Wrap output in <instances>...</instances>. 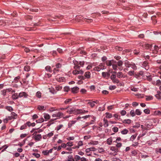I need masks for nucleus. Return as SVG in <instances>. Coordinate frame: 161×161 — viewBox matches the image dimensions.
Returning a JSON list of instances; mask_svg holds the SVG:
<instances>
[{"mask_svg":"<svg viewBox=\"0 0 161 161\" xmlns=\"http://www.w3.org/2000/svg\"><path fill=\"white\" fill-rule=\"evenodd\" d=\"M6 109L10 112L12 111L13 110L12 108L11 107H7Z\"/></svg>","mask_w":161,"mask_h":161,"instance_id":"obj_58","label":"nucleus"},{"mask_svg":"<svg viewBox=\"0 0 161 161\" xmlns=\"http://www.w3.org/2000/svg\"><path fill=\"white\" fill-rule=\"evenodd\" d=\"M75 161H79L78 160L81 159V158L79 155H76L75 156Z\"/></svg>","mask_w":161,"mask_h":161,"instance_id":"obj_39","label":"nucleus"},{"mask_svg":"<svg viewBox=\"0 0 161 161\" xmlns=\"http://www.w3.org/2000/svg\"><path fill=\"white\" fill-rule=\"evenodd\" d=\"M44 117L47 120L50 119V116L47 114H44Z\"/></svg>","mask_w":161,"mask_h":161,"instance_id":"obj_27","label":"nucleus"},{"mask_svg":"<svg viewBox=\"0 0 161 161\" xmlns=\"http://www.w3.org/2000/svg\"><path fill=\"white\" fill-rule=\"evenodd\" d=\"M142 66L145 68L146 70H148L149 69L148 62L147 61H145L142 64Z\"/></svg>","mask_w":161,"mask_h":161,"instance_id":"obj_5","label":"nucleus"},{"mask_svg":"<svg viewBox=\"0 0 161 161\" xmlns=\"http://www.w3.org/2000/svg\"><path fill=\"white\" fill-rule=\"evenodd\" d=\"M106 117L108 118H110L112 117V114L108 113H106Z\"/></svg>","mask_w":161,"mask_h":161,"instance_id":"obj_38","label":"nucleus"},{"mask_svg":"<svg viewBox=\"0 0 161 161\" xmlns=\"http://www.w3.org/2000/svg\"><path fill=\"white\" fill-rule=\"evenodd\" d=\"M120 113L123 116L125 115L126 114V112L124 110H123L120 112Z\"/></svg>","mask_w":161,"mask_h":161,"instance_id":"obj_60","label":"nucleus"},{"mask_svg":"<svg viewBox=\"0 0 161 161\" xmlns=\"http://www.w3.org/2000/svg\"><path fill=\"white\" fill-rule=\"evenodd\" d=\"M140 75L143 76L144 72L142 71H140L139 72L137 73V74H135L134 75V77L136 78L139 77Z\"/></svg>","mask_w":161,"mask_h":161,"instance_id":"obj_11","label":"nucleus"},{"mask_svg":"<svg viewBox=\"0 0 161 161\" xmlns=\"http://www.w3.org/2000/svg\"><path fill=\"white\" fill-rule=\"evenodd\" d=\"M91 117L90 115H86L85 116H83L82 117H78L77 118V119L78 120L80 119H81V118H83L84 119H87L89 117Z\"/></svg>","mask_w":161,"mask_h":161,"instance_id":"obj_32","label":"nucleus"},{"mask_svg":"<svg viewBox=\"0 0 161 161\" xmlns=\"http://www.w3.org/2000/svg\"><path fill=\"white\" fill-rule=\"evenodd\" d=\"M90 144L94 145H97L98 144V142L97 141H92L90 142Z\"/></svg>","mask_w":161,"mask_h":161,"instance_id":"obj_57","label":"nucleus"},{"mask_svg":"<svg viewBox=\"0 0 161 161\" xmlns=\"http://www.w3.org/2000/svg\"><path fill=\"white\" fill-rule=\"evenodd\" d=\"M20 77L19 76H18L17 77H16L14 79V81H15V82H17L19 80V79H20Z\"/></svg>","mask_w":161,"mask_h":161,"instance_id":"obj_54","label":"nucleus"},{"mask_svg":"<svg viewBox=\"0 0 161 161\" xmlns=\"http://www.w3.org/2000/svg\"><path fill=\"white\" fill-rule=\"evenodd\" d=\"M161 85V81L160 80H157L155 85L157 86H159Z\"/></svg>","mask_w":161,"mask_h":161,"instance_id":"obj_41","label":"nucleus"},{"mask_svg":"<svg viewBox=\"0 0 161 161\" xmlns=\"http://www.w3.org/2000/svg\"><path fill=\"white\" fill-rule=\"evenodd\" d=\"M116 87L115 86H111L109 87V89L110 90H113L115 89Z\"/></svg>","mask_w":161,"mask_h":161,"instance_id":"obj_55","label":"nucleus"},{"mask_svg":"<svg viewBox=\"0 0 161 161\" xmlns=\"http://www.w3.org/2000/svg\"><path fill=\"white\" fill-rule=\"evenodd\" d=\"M69 90V88L68 86H65L64 88V90L65 92H68Z\"/></svg>","mask_w":161,"mask_h":161,"instance_id":"obj_61","label":"nucleus"},{"mask_svg":"<svg viewBox=\"0 0 161 161\" xmlns=\"http://www.w3.org/2000/svg\"><path fill=\"white\" fill-rule=\"evenodd\" d=\"M123 75L122 72H119L117 73V77L119 78H121L123 77Z\"/></svg>","mask_w":161,"mask_h":161,"instance_id":"obj_21","label":"nucleus"},{"mask_svg":"<svg viewBox=\"0 0 161 161\" xmlns=\"http://www.w3.org/2000/svg\"><path fill=\"white\" fill-rule=\"evenodd\" d=\"M91 73L90 72H86L85 73L84 75L86 78H89L90 77Z\"/></svg>","mask_w":161,"mask_h":161,"instance_id":"obj_19","label":"nucleus"},{"mask_svg":"<svg viewBox=\"0 0 161 161\" xmlns=\"http://www.w3.org/2000/svg\"><path fill=\"white\" fill-rule=\"evenodd\" d=\"M78 110H79V109H75L74 108H71L68 109V110L67 111V112L69 114H72L75 113L79 114V111H78Z\"/></svg>","mask_w":161,"mask_h":161,"instance_id":"obj_3","label":"nucleus"},{"mask_svg":"<svg viewBox=\"0 0 161 161\" xmlns=\"http://www.w3.org/2000/svg\"><path fill=\"white\" fill-rule=\"evenodd\" d=\"M131 120L130 119H125L123 122L124 123L129 124L131 123Z\"/></svg>","mask_w":161,"mask_h":161,"instance_id":"obj_30","label":"nucleus"},{"mask_svg":"<svg viewBox=\"0 0 161 161\" xmlns=\"http://www.w3.org/2000/svg\"><path fill=\"white\" fill-rule=\"evenodd\" d=\"M128 131L126 129H124L123 130L121 131V133L122 134H126L127 133Z\"/></svg>","mask_w":161,"mask_h":161,"instance_id":"obj_37","label":"nucleus"},{"mask_svg":"<svg viewBox=\"0 0 161 161\" xmlns=\"http://www.w3.org/2000/svg\"><path fill=\"white\" fill-rule=\"evenodd\" d=\"M91 124H92V123H86L85 125H82L83 126L82 127V128H85V127H87V126Z\"/></svg>","mask_w":161,"mask_h":161,"instance_id":"obj_56","label":"nucleus"},{"mask_svg":"<svg viewBox=\"0 0 161 161\" xmlns=\"http://www.w3.org/2000/svg\"><path fill=\"white\" fill-rule=\"evenodd\" d=\"M124 64L125 66L127 68H129L130 67V65H131V63H130V62L127 60H125V61Z\"/></svg>","mask_w":161,"mask_h":161,"instance_id":"obj_14","label":"nucleus"},{"mask_svg":"<svg viewBox=\"0 0 161 161\" xmlns=\"http://www.w3.org/2000/svg\"><path fill=\"white\" fill-rule=\"evenodd\" d=\"M63 125H60L57 126L56 129L57 130H60L62 127H63Z\"/></svg>","mask_w":161,"mask_h":161,"instance_id":"obj_45","label":"nucleus"},{"mask_svg":"<svg viewBox=\"0 0 161 161\" xmlns=\"http://www.w3.org/2000/svg\"><path fill=\"white\" fill-rule=\"evenodd\" d=\"M147 79L150 81L152 80V78L151 77V76H147Z\"/></svg>","mask_w":161,"mask_h":161,"instance_id":"obj_59","label":"nucleus"},{"mask_svg":"<svg viewBox=\"0 0 161 161\" xmlns=\"http://www.w3.org/2000/svg\"><path fill=\"white\" fill-rule=\"evenodd\" d=\"M44 121V119L42 118L36 120V122L37 123H41L43 122Z\"/></svg>","mask_w":161,"mask_h":161,"instance_id":"obj_34","label":"nucleus"},{"mask_svg":"<svg viewBox=\"0 0 161 161\" xmlns=\"http://www.w3.org/2000/svg\"><path fill=\"white\" fill-rule=\"evenodd\" d=\"M88 104L92 108L94 107L95 106V104L93 101H92V102H88Z\"/></svg>","mask_w":161,"mask_h":161,"instance_id":"obj_42","label":"nucleus"},{"mask_svg":"<svg viewBox=\"0 0 161 161\" xmlns=\"http://www.w3.org/2000/svg\"><path fill=\"white\" fill-rule=\"evenodd\" d=\"M76 122V121L72 120L69 122L68 124V126L69 128H70Z\"/></svg>","mask_w":161,"mask_h":161,"instance_id":"obj_16","label":"nucleus"},{"mask_svg":"<svg viewBox=\"0 0 161 161\" xmlns=\"http://www.w3.org/2000/svg\"><path fill=\"white\" fill-rule=\"evenodd\" d=\"M85 62L84 61H75L74 62L75 66L74 67L75 70L73 71V74L74 75H76L79 74H82L83 71L82 69H80V66L83 67L84 65Z\"/></svg>","mask_w":161,"mask_h":161,"instance_id":"obj_1","label":"nucleus"},{"mask_svg":"<svg viewBox=\"0 0 161 161\" xmlns=\"http://www.w3.org/2000/svg\"><path fill=\"white\" fill-rule=\"evenodd\" d=\"M154 51L156 52V53H157L158 52V50L159 48V47L155 45L154 47Z\"/></svg>","mask_w":161,"mask_h":161,"instance_id":"obj_44","label":"nucleus"},{"mask_svg":"<svg viewBox=\"0 0 161 161\" xmlns=\"http://www.w3.org/2000/svg\"><path fill=\"white\" fill-rule=\"evenodd\" d=\"M140 126V125L139 123H136V125L133 126V128H138Z\"/></svg>","mask_w":161,"mask_h":161,"instance_id":"obj_62","label":"nucleus"},{"mask_svg":"<svg viewBox=\"0 0 161 161\" xmlns=\"http://www.w3.org/2000/svg\"><path fill=\"white\" fill-rule=\"evenodd\" d=\"M112 130L115 132H117L118 130V128L117 127H114L112 128Z\"/></svg>","mask_w":161,"mask_h":161,"instance_id":"obj_52","label":"nucleus"},{"mask_svg":"<svg viewBox=\"0 0 161 161\" xmlns=\"http://www.w3.org/2000/svg\"><path fill=\"white\" fill-rule=\"evenodd\" d=\"M136 135H133L130 137V140L133 141L136 138Z\"/></svg>","mask_w":161,"mask_h":161,"instance_id":"obj_64","label":"nucleus"},{"mask_svg":"<svg viewBox=\"0 0 161 161\" xmlns=\"http://www.w3.org/2000/svg\"><path fill=\"white\" fill-rule=\"evenodd\" d=\"M114 83H118L119 82V80L117 78H115L112 80Z\"/></svg>","mask_w":161,"mask_h":161,"instance_id":"obj_49","label":"nucleus"},{"mask_svg":"<svg viewBox=\"0 0 161 161\" xmlns=\"http://www.w3.org/2000/svg\"><path fill=\"white\" fill-rule=\"evenodd\" d=\"M56 114L57 117L59 118L62 117L64 115L63 114L60 112L56 113Z\"/></svg>","mask_w":161,"mask_h":161,"instance_id":"obj_25","label":"nucleus"},{"mask_svg":"<svg viewBox=\"0 0 161 161\" xmlns=\"http://www.w3.org/2000/svg\"><path fill=\"white\" fill-rule=\"evenodd\" d=\"M110 150L113 151H114L115 153H117L118 152V149L116 147H110Z\"/></svg>","mask_w":161,"mask_h":161,"instance_id":"obj_17","label":"nucleus"},{"mask_svg":"<svg viewBox=\"0 0 161 161\" xmlns=\"http://www.w3.org/2000/svg\"><path fill=\"white\" fill-rule=\"evenodd\" d=\"M117 65L119 67V68H118L121 71L123 69V68L122 67V65L123 64V62L121 60H119L117 62Z\"/></svg>","mask_w":161,"mask_h":161,"instance_id":"obj_8","label":"nucleus"},{"mask_svg":"<svg viewBox=\"0 0 161 161\" xmlns=\"http://www.w3.org/2000/svg\"><path fill=\"white\" fill-rule=\"evenodd\" d=\"M103 122H104V127H106L108 126V120L105 119V118L103 119Z\"/></svg>","mask_w":161,"mask_h":161,"instance_id":"obj_20","label":"nucleus"},{"mask_svg":"<svg viewBox=\"0 0 161 161\" xmlns=\"http://www.w3.org/2000/svg\"><path fill=\"white\" fill-rule=\"evenodd\" d=\"M114 62L116 63V61H114L113 60H107L105 62L106 65L108 66H111L112 65V63Z\"/></svg>","mask_w":161,"mask_h":161,"instance_id":"obj_12","label":"nucleus"},{"mask_svg":"<svg viewBox=\"0 0 161 161\" xmlns=\"http://www.w3.org/2000/svg\"><path fill=\"white\" fill-rule=\"evenodd\" d=\"M45 69L46 70L48 71L49 72H51L52 70L51 68V67L49 66H47L45 67Z\"/></svg>","mask_w":161,"mask_h":161,"instance_id":"obj_33","label":"nucleus"},{"mask_svg":"<svg viewBox=\"0 0 161 161\" xmlns=\"http://www.w3.org/2000/svg\"><path fill=\"white\" fill-rule=\"evenodd\" d=\"M68 161H75V159L72 155H69L68 157Z\"/></svg>","mask_w":161,"mask_h":161,"instance_id":"obj_23","label":"nucleus"},{"mask_svg":"<svg viewBox=\"0 0 161 161\" xmlns=\"http://www.w3.org/2000/svg\"><path fill=\"white\" fill-rule=\"evenodd\" d=\"M112 142V139L111 137L109 138L107 140V143L108 145H111Z\"/></svg>","mask_w":161,"mask_h":161,"instance_id":"obj_29","label":"nucleus"},{"mask_svg":"<svg viewBox=\"0 0 161 161\" xmlns=\"http://www.w3.org/2000/svg\"><path fill=\"white\" fill-rule=\"evenodd\" d=\"M113 69L116 70L117 69V65L115 64H113L112 65Z\"/></svg>","mask_w":161,"mask_h":161,"instance_id":"obj_63","label":"nucleus"},{"mask_svg":"<svg viewBox=\"0 0 161 161\" xmlns=\"http://www.w3.org/2000/svg\"><path fill=\"white\" fill-rule=\"evenodd\" d=\"M152 45L148 43H145L142 45V47L146 49H150L152 47Z\"/></svg>","mask_w":161,"mask_h":161,"instance_id":"obj_7","label":"nucleus"},{"mask_svg":"<svg viewBox=\"0 0 161 161\" xmlns=\"http://www.w3.org/2000/svg\"><path fill=\"white\" fill-rule=\"evenodd\" d=\"M17 117V115L14 113H12L10 117H8L7 119H6V121L9 120H11L12 119H16Z\"/></svg>","mask_w":161,"mask_h":161,"instance_id":"obj_4","label":"nucleus"},{"mask_svg":"<svg viewBox=\"0 0 161 161\" xmlns=\"http://www.w3.org/2000/svg\"><path fill=\"white\" fill-rule=\"evenodd\" d=\"M36 96L38 98H40L41 96V92H37L36 94Z\"/></svg>","mask_w":161,"mask_h":161,"instance_id":"obj_46","label":"nucleus"},{"mask_svg":"<svg viewBox=\"0 0 161 161\" xmlns=\"http://www.w3.org/2000/svg\"><path fill=\"white\" fill-rule=\"evenodd\" d=\"M78 111L79 112V114H84V113H87L88 112V111H85L84 109H79L78 110Z\"/></svg>","mask_w":161,"mask_h":161,"instance_id":"obj_28","label":"nucleus"},{"mask_svg":"<svg viewBox=\"0 0 161 161\" xmlns=\"http://www.w3.org/2000/svg\"><path fill=\"white\" fill-rule=\"evenodd\" d=\"M110 78L112 80L116 78V75L115 74H113L111 75Z\"/></svg>","mask_w":161,"mask_h":161,"instance_id":"obj_50","label":"nucleus"},{"mask_svg":"<svg viewBox=\"0 0 161 161\" xmlns=\"http://www.w3.org/2000/svg\"><path fill=\"white\" fill-rule=\"evenodd\" d=\"M130 114L132 117L136 115L135 112L133 110H132L130 111Z\"/></svg>","mask_w":161,"mask_h":161,"instance_id":"obj_36","label":"nucleus"},{"mask_svg":"<svg viewBox=\"0 0 161 161\" xmlns=\"http://www.w3.org/2000/svg\"><path fill=\"white\" fill-rule=\"evenodd\" d=\"M42 136L41 134H37L33 136L34 138L36 141H39L42 138Z\"/></svg>","mask_w":161,"mask_h":161,"instance_id":"obj_9","label":"nucleus"},{"mask_svg":"<svg viewBox=\"0 0 161 161\" xmlns=\"http://www.w3.org/2000/svg\"><path fill=\"white\" fill-rule=\"evenodd\" d=\"M150 110L148 109H146L144 110V112L146 114H149L150 113Z\"/></svg>","mask_w":161,"mask_h":161,"instance_id":"obj_43","label":"nucleus"},{"mask_svg":"<svg viewBox=\"0 0 161 161\" xmlns=\"http://www.w3.org/2000/svg\"><path fill=\"white\" fill-rule=\"evenodd\" d=\"M30 69V67L28 66H26L24 67V70L25 71H28Z\"/></svg>","mask_w":161,"mask_h":161,"instance_id":"obj_48","label":"nucleus"},{"mask_svg":"<svg viewBox=\"0 0 161 161\" xmlns=\"http://www.w3.org/2000/svg\"><path fill=\"white\" fill-rule=\"evenodd\" d=\"M56 80L59 82H63L65 80V79L64 77H60V78H56Z\"/></svg>","mask_w":161,"mask_h":161,"instance_id":"obj_22","label":"nucleus"},{"mask_svg":"<svg viewBox=\"0 0 161 161\" xmlns=\"http://www.w3.org/2000/svg\"><path fill=\"white\" fill-rule=\"evenodd\" d=\"M28 96L27 94L25 92H20L19 94V97H24L25 98H27Z\"/></svg>","mask_w":161,"mask_h":161,"instance_id":"obj_10","label":"nucleus"},{"mask_svg":"<svg viewBox=\"0 0 161 161\" xmlns=\"http://www.w3.org/2000/svg\"><path fill=\"white\" fill-rule=\"evenodd\" d=\"M140 52V51L139 49H135L133 52L135 54H138Z\"/></svg>","mask_w":161,"mask_h":161,"instance_id":"obj_51","label":"nucleus"},{"mask_svg":"<svg viewBox=\"0 0 161 161\" xmlns=\"http://www.w3.org/2000/svg\"><path fill=\"white\" fill-rule=\"evenodd\" d=\"M27 126L29 127L30 126H32L34 127L35 125V123H31L30 121H28L27 122Z\"/></svg>","mask_w":161,"mask_h":161,"instance_id":"obj_24","label":"nucleus"},{"mask_svg":"<svg viewBox=\"0 0 161 161\" xmlns=\"http://www.w3.org/2000/svg\"><path fill=\"white\" fill-rule=\"evenodd\" d=\"M102 74L104 78L107 79H108L110 76V74L108 72H103Z\"/></svg>","mask_w":161,"mask_h":161,"instance_id":"obj_6","label":"nucleus"},{"mask_svg":"<svg viewBox=\"0 0 161 161\" xmlns=\"http://www.w3.org/2000/svg\"><path fill=\"white\" fill-rule=\"evenodd\" d=\"M130 67L134 70H136L137 69V67L136 66L135 64L133 63H131Z\"/></svg>","mask_w":161,"mask_h":161,"instance_id":"obj_18","label":"nucleus"},{"mask_svg":"<svg viewBox=\"0 0 161 161\" xmlns=\"http://www.w3.org/2000/svg\"><path fill=\"white\" fill-rule=\"evenodd\" d=\"M12 97L14 100L17 99L19 97V95L17 93H14Z\"/></svg>","mask_w":161,"mask_h":161,"instance_id":"obj_15","label":"nucleus"},{"mask_svg":"<svg viewBox=\"0 0 161 161\" xmlns=\"http://www.w3.org/2000/svg\"><path fill=\"white\" fill-rule=\"evenodd\" d=\"M27 126V123L26 124H25L24 125H22L20 128V130H23Z\"/></svg>","mask_w":161,"mask_h":161,"instance_id":"obj_35","label":"nucleus"},{"mask_svg":"<svg viewBox=\"0 0 161 161\" xmlns=\"http://www.w3.org/2000/svg\"><path fill=\"white\" fill-rule=\"evenodd\" d=\"M135 114H136L138 115H141L142 114L141 111L139 109H136L135 111Z\"/></svg>","mask_w":161,"mask_h":161,"instance_id":"obj_26","label":"nucleus"},{"mask_svg":"<svg viewBox=\"0 0 161 161\" xmlns=\"http://www.w3.org/2000/svg\"><path fill=\"white\" fill-rule=\"evenodd\" d=\"M105 69V64L104 63H101L98 66L95 67L93 69L94 70L99 71L101 69Z\"/></svg>","mask_w":161,"mask_h":161,"instance_id":"obj_2","label":"nucleus"},{"mask_svg":"<svg viewBox=\"0 0 161 161\" xmlns=\"http://www.w3.org/2000/svg\"><path fill=\"white\" fill-rule=\"evenodd\" d=\"M42 153L44 155H48L49 152L48 151V150H47L43 151H42Z\"/></svg>","mask_w":161,"mask_h":161,"instance_id":"obj_47","label":"nucleus"},{"mask_svg":"<svg viewBox=\"0 0 161 161\" xmlns=\"http://www.w3.org/2000/svg\"><path fill=\"white\" fill-rule=\"evenodd\" d=\"M79 90L78 87H75L71 89V92L74 93H76L78 92Z\"/></svg>","mask_w":161,"mask_h":161,"instance_id":"obj_13","label":"nucleus"},{"mask_svg":"<svg viewBox=\"0 0 161 161\" xmlns=\"http://www.w3.org/2000/svg\"><path fill=\"white\" fill-rule=\"evenodd\" d=\"M72 99H66L65 101V103L67 104L69 103L71 101Z\"/></svg>","mask_w":161,"mask_h":161,"instance_id":"obj_53","label":"nucleus"},{"mask_svg":"<svg viewBox=\"0 0 161 161\" xmlns=\"http://www.w3.org/2000/svg\"><path fill=\"white\" fill-rule=\"evenodd\" d=\"M134 71H129L128 73V74L130 76L133 75L134 76L135 74H134Z\"/></svg>","mask_w":161,"mask_h":161,"instance_id":"obj_40","label":"nucleus"},{"mask_svg":"<svg viewBox=\"0 0 161 161\" xmlns=\"http://www.w3.org/2000/svg\"><path fill=\"white\" fill-rule=\"evenodd\" d=\"M45 107L43 106L39 105L37 107V109L39 110H45Z\"/></svg>","mask_w":161,"mask_h":161,"instance_id":"obj_31","label":"nucleus"}]
</instances>
